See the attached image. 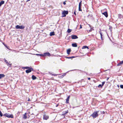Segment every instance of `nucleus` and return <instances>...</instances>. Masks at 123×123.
Segmentation results:
<instances>
[{
    "label": "nucleus",
    "mask_w": 123,
    "mask_h": 123,
    "mask_svg": "<svg viewBox=\"0 0 123 123\" xmlns=\"http://www.w3.org/2000/svg\"><path fill=\"white\" fill-rule=\"evenodd\" d=\"M99 112V111H97L94 112L93 113L92 115H91V116H92L93 118H95L97 117L98 116V113Z\"/></svg>",
    "instance_id": "f257e3e1"
},
{
    "label": "nucleus",
    "mask_w": 123,
    "mask_h": 123,
    "mask_svg": "<svg viewBox=\"0 0 123 123\" xmlns=\"http://www.w3.org/2000/svg\"><path fill=\"white\" fill-rule=\"evenodd\" d=\"M88 24V27H90V30H87L88 32H91L92 31L94 30V29L93 28V27L92 25L90 24Z\"/></svg>",
    "instance_id": "f03ea898"
},
{
    "label": "nucleus",
    "mask_w": 123,
    "mask_h": 123,
    "mask_svg": "<svg viewBox=\"0 0 123 123\" xmlns=\"http://www.w3.org/2000/svg\"><path fill=\"white\" fill-rule=\"evenodd\" d=\"M3 116L8 118H13V116L12 115H10L7 113L5 114Z\"/></svg>",
    "instance_id": "7ed1b4c3"
},
{
    "label": "nucleus",
    "mask_w": 123,
    "mask_h": 123,
    "mask_svg": "<svg viewBox=\"0 0 123 123\" xmlns=\"http://www.w3.org/2000/svg\"><path fill=\"white\" fill-rule=\"evenodd\" d=\"M25 27V26L23 25L19 26L17 25L15 26V28L17 29H23Z\"/></svg>",
    "instance_id": "20e7f679"
},
{
    "label": "nucleus",
    "mask_w": 123,
    "mask_h": 123,
    "mask_svg": "<svg viewBox=\"0 0 123 123\" xmlns=\"http://www.w3.org/2000/svg\"><path fill=\"white\" fill-rule=\"evenodd\" d=\"M33 71V69L32 68H30L26 70L25 72L27 73H28L31 72L32 71Z\"/></svg>",
    "instance_id": "39448f33"
},
{
    "label": "nucleus",
    "mask_w": 123,
    "mask_h": 123,
    "mask_svg": "<svg viewBox=\"0 0 123 123\" xmlns=\"http://www.w3.org/2000/svg\"><path fill=\"white\" fill-rule=\"evenodd\" d=\"M68 11H64L62 12V14L64 15L63 17H65L66 16V15L68 14Z\"/></svg>",
    "instance_id": "423d86ee"
},
{
    "label": "nucleus",
    "mask_w": 123,
    "mask_h": 123,
    "mask_svg": "<svg viewBox=\"0 0 123 123\" xmlns=\"http://www.w3.org/2000/svg\"><path fill=\"white\" fill-rule=\"evenodd\" d=\"M71 38L72 39H75L78 38L77 36L75 35H72L71 36Z\"/></svg>",
    "instance_id": "0eeeda50"
},
{
    "label": "nucleus",
    "mask_w": 123,
    "mask_h": 123,
    "mask_svg": "<svg viewBox=\"0 0 123 123\" xmlns=\"http://www.w3.org/2000/svg\"><path fill=\"white\" fill-rule=\"evenodd\" d=\"M49 117V116L46 115H44L43 116V119H44L47 120Z\"/></svg>",
    "instance_id": "6e6552de"
},
{
    "label": "nucleus",
    "mask_w": 123,
    "mask_h": 123,
    "mask_svg": "<svg viewBox=\"0 0 123 123\" xmlns=\"http://www.w3.org/2000/svg\"><path fill=\"white\" fill-rule=\"evenodd\" d=\"M102 14L104 15L106 17H108V14L107 12H105L102 13Z\"/></svg>",
    "instance_id": "1a4fd4ad"
},
{
    "label": "nucleus",
    "mask_w": 123,
    "mask_h": 123,
    "mask_svg": "<svg viewBox=\"0 0 123 123\" xmlns=\"http://www.w3.org/2000/svg\"><path fill=\"white\" fill-rule=\"evenodd\" d=\"M43 56H46L47 55L48 56H50V53L49 52H47L44 54Z\"/></svg>",
    "instance_id": "9d476101"
},
{
    "label": "nucleus",
    "mask_w": 123,
    "mask_h": 123,
    "mask_svg": "<svg viewBox=\"0 0 123 123\" xmlns=\"http://www.w3.org/2000/svg\"><path fill=\"white\" fill-rule=\"evenodd\" d=\"M77 43H73L72 44V46L73 47H77Z\"/></svg>",
    "instance_id": "9b49d317"
},
{
    "label": "nucleus",
    "mask_w": 123,
    "mask_h": 123,
    "mask_svg": "<svg viewBox=\"0 0 123 123\" xmlns=\"http://www.w3.org/2000/svg\"><path fill=\"white\" fill-rule=\"evenodd\" d=\"M71 50L70 49H68L67 50V53L69 55L70 54V53L71 52Z\"/></svg>",
    "instance_id": "f8f14e48"
},
{
    "label": "nucleus",
    "mask_w": 123,
    "mask_h": 123,
    "mask_svg": "<svg viewBox=\"0 0 123 123\" xmlns=\"http://www.w3.org/2000/svg\"><path fill=\"white\" fill-rule=\"evenodd\" d=\"M68 110H67L66 111H65L64 112H63V115H65L66 114L68 113Z\"/></svg>",
    "instance_id": "ddd939ff"
},
{
    "label": "nucleus",
    "mask_w": 123,
    "mask_h": 123,
    "mask_svg": "<svg viewBox=\"0 0 123 123\" xmlns=\"http://www.w3.org/2000/svg\"><path fill=\"white\" fill-rule=\"evenodd\" d=\"M55 34L54 32L53 31L52 32H51L50 33V36H54L55 35Z\"/></svg>",
    "instance_id": "4468645a"
},
{
    "label": "nucleus",
    "mask_w": 123,
    "mask_h": 123,
    "mask_svg": "<svg viewBox=\"0 0 123 123\" xmlns=\"http://www.w3.org/2000/svg\"><path fill=\"white\" fill-rule=\"evenodd\" d=\"M5 75L3 74H0V79H1L2 78L4 77Z\"/></svg>",
    "instance_id": "2eb2a0df"
},
{
    "label": "nucleus",
    "mask_w": 123,
    "mask_h": 123,
    "mask_svg": "<svg viewBox=\"0 0 123 123\" xmlns=\"http://www.w3.org/2000/svg\"><path fill=\"white\" fill-rule=\"evenodd\" d=\"M4 1H1L0 2V6H1L4 3Z\"/></svg>",
    "instance_id": "dca6fc26"
},
{
    "label": "nucleus",
    "mask_w": 123,
    "mask_h": 123,
    "mask_svg": "<svg viewBox=\"0 0 123 123\" xmlns=\"http://www.w3.org/2000/svg\"><path fill=\"white\" fill-rule=\"evenodd\" d=\"M70 98V96H68L67 98L66 99V103H68V101L69 100V99Z\"/></svg>",
    "instance_id": "f3484780"
},
{
    "label": "nucleus",
    "mask_w": 123,
    "mask_h": 123,
    "mask_svg": "<svg viewBox=\"0 0 123 123\" xmlns=\"http://www.w3.org/2000/svg\"><path fill=\"white\" fill-rule=\"evenodd\" d=\"M32 78L33 80H34L36 79L37 78L34 75H32Z\"/></svg>",
    "instance_id": "a211bd4d"
},
{
    "label": "nucleus",
    "mask_w": 123,
    "mask_h": 123,
    "mask_svg": "<svg viewBox=\"0 0 123 123\" xmlns=\"http://www.w3.org/2000/svg\"><path fill=\"white\" fill-rule=\"evenodd\" d=\"M26 113H25V114L23 115V118L24 119H26L27 118V117L26 116Z\"/></svg>",
    "instance_id": "6ab92c4d"
},
{
    "label": "nucleus",
    "mask_w": 123,
    "mask_h": 123,
    "mask_svg": "<svg viewBox=\"0 0 123 123\" xmlns=\"http://www.w3.org/2000/svg\"><path fill=\"white\" fill-rule=\"evenodd\" d=\"M66 58L68 59H71L73 58H74L75 57V56H72L71 57H66Z\"/></svg>",
    "instance_id": "aec40b11"
},
{
    "label": "nucleus",
    "mask_w": 123,
    "mask_h": 123,
    "mask_svg": "<svg viewBox=\"0 0 123 123\" xmlns=\"http://www.w3.org/2000/svg\"><path fill=\"white\" fill-rule=\"evenodd\" d=\"M86 48H87V49H89V48L88 46H83V47L82 48V49H86Z\"/></svg>",
    "instance_id": "412c9836"
},
{
    "label": "nucleus",
    "mask_w": 123,
    "mask_h": 123,
    "mask_svg": "<svg viewBox=\"0 0 123 123\" xmlns=\"http://www.w3.org/2000/svg\"><path fill=\"white\" fill-rule=\"evenodd\" d=\"M100 36H101V39L102 40H103V39L102 37V33L100 31Z\"/></svg>",
    "instance_id": "4be33fe9"
},
{
    "label": "nucleus",
    "mask_w": 123,
    "mask_h": 123,
    "mask_svg": "<svg viewBox=\"0 0 123 123\" xmlns=\"http://www.w3.org/2000/svg\"><path fill=\"white\" fill-rule=\"evenodd\" d=\"M36 55H37V56H43V55L41 54H36Z\"/></svg>",
    "instance_id": "5701e85b"
},
{
    "label": "nucleus",
    "mask_w": 123,
    "mask_h": 123,
    "mask_svg": "<svg viewBox=\"0 0 123 123\" xmlns=\"http://www.w3.org/2000/svg\"><path fill=\"white\" fill-rule=\"evenodd\" d=\"M71 31L72 30L71 29H68V30L67 32L68 33H70L71 32Z\"/></svg>",
    "instance_id": "b1692460"
},
{
    "label": "nucleus",
    "mask_w": 123,
    "mask_h": 123,
    "mask_svg": "<svg viewBox=\"0 0 123 123\" xmlns=\"http://www.w3.org/2000/svg\"><path fill=\"white\" fill-rule=\"evenodd\" d=\"M82 1H81L79 3V6H80L81 7L82 5Z\"/></svg>",
    "instance_id": "393cba45"
},
{
    "label": "nucleus",
    "mask_w": 123,
    "mask_h": 123,
    "mask_svg": "<svg viewBox=\"0 0 123 123\" xmlns=\"http://www.w3.org/2000/svg\"><path fill=\"white\" fill-rule=\"evenodd\" d=\"M110 28H109V29L110 30V31H111V32L112 31V27L111 26H109Z\"/></svg>",
    "instance_id": "a878e982"
},
{
    "label": "nucleus",
    "mask_w": 123,
    "mask_h": 123,
    "mask_svg": "<svg viewBox=\"0 0 123 123\" xmlns=\"http://www.w3.org/2000/svg\"><path fill=\"white\" fill-rule=\"evenodd\" d=\"M122 63H121V62H120V63H118L117 65V66H120L122 64Z\"/></svg>",
    "instance_id": "bb28decb"
},
{
    "label": "nucleus",
    "mask_w": 123,
    "mask_h": 123,
    "mask_svg": "<svg viewBox=\"0 0 123 123\" xmlns=\"http://www.w3.org/2000/svg\"><path fill=\"white\" fill-rule=\"evenodd\" d=\"M81 7L80 6H79V11H81L82 10L81 9Z\"/></svg>",
    "instance_id": "cd10ccee"
},
{
    "label": "nucleus",
    "mask_w": 123,
    "mask_h": 123,
    "mask_svg": "<svg viewBox=\"0 0 123 123\" xmlns=\"http://www.w3.org/2000/svg\"><path fill=\"white\" fill-rule=\"evenodd\" d=\"M7 64L10 67L11 66V64L8 63H7Z\"/></svg>",
    "instance_id": "c85d7f7f"
},
{
    "label": "nucleus",
    "mask_w": 123,
    "mask_h": 123,
    "mask_svg": "<svg viewBox=\"0 0 123 123\" xmlns=\"http://www.w3.org/2000/svg\"><path fill=\"white\" fill-rule=\"evenodd\" d=\"M24 68L26 69H28L29 68H30V67H24Z\"/></svg>",
    "instance_id": "c756f323"
},
{
    "label": "nucleus",
    "mask_w": 123,
    "mask_h": 123,
    "mask_svg": "<svg viewBox=\"0 0 123 123\" xmlns=\"http://www.w3.org/2000/svg\"><path fill=\"white\" fill-rule=\"evenodd\" d=\"M0 116L1 117H2L3 116L2 114L1 111H0Z\"/></svg>",
    "instance_id": "7c9ffc66"
},
{
    "label": "nucleus",
    "mask_w": 123,
    "mask_h": 123,
    "mask_svg": "<svg viewBox=\"0 0 123 123\" xmlns=\"http://www.w3.org/2000/svg\"><path fill=\"white\" fill-rule=\"evenodd\" d=\"M120 88L122 89L123 88V85H121L120 86Z\"/></svg>",
    "instance_id": "2f4dec72"
},
{
    "label": "nucleus",
    "mask_w": 123,
    "mask_h": 123,
    "mask_svg": "<svg viewBox=\"0 0 123 123\" xmlns=\"http://www.w3.org/2000/svg\"><path fill=\"white\" fill-rule=\"evenodd\" d=\"M5 62L6 63V64L7 63H8V62L7 61L6 59H5Z\"/></svg>",
    "instance_id": "473e14b6"
},
{
    "label": "nucleus",
    "mask_w": 123,
    "mask_h": 123,
    "mask_svg": "<svg viewBox=\"0 0 123 123\" xmlns=\"http://www.w3.org/2000/svg\"><path fill=\"white\" fill-rule=\"evenodd\" d=\"M103 86H102V85L99 84V85L98 86V87H102Z\"/></svg>",
    "instance_id": "72a5a7b5"
},
{
    "label": "nucleus",
    "mask_w": 123,
    "mask_h": 123,
    "mask_svg": "<svg viewBox=\"0 0 123 123\" xmlns=\"http://www.w3.org/2000/svg\"><path fill=\"white\" fill-rule=\"evenodd\" d=\"M105 83V81L103 82L102 83V86H103L104 85V84Z\"/></svg>",
    "instance_id": "f704fd0d"
},
{
    "label": "nucleus",
    "mask_w": 123,
    "mask_h": 123,
    "mask_svg": "<svg viewBox=\"0 0 123 123\" xmlns=\"http://www.w3.org/2000/svg\"><path fill=\"white\" fill-rule=\"evenodd\" d=\"M63 4L64 5H65L66 4V3L65 2V1H64V2L63 3Z\"/></svg>",
    "instance_id": "c9c22d12"
},
{
    "label": "nucleus",
    "mask_w": 123,
    "mask_h": 123,
    "mask_svg": "<svg viewBox=\"0 0 123 123\" xmlns=\"http://www.w3.org/2000/svg\"><path fill=\"white\" fill-rule=\"evenodd\" d=\"M121 14H119V17L121 18Z\"/></svg>",
    "instance_id": "e433bc0d"
},
{
    "label": "nucleus",
    "mask_w": 123,
    "mask_h": 123,
    "mask_svg": "<svg viewBox=\"0 0 123 123\" xmlns=\"http://www.w3.org/2000/svg\"><path fill=\"white\" fill-rule=\"evenodd\" d=\"M102 114H104L105 113V112L104 111H103L102 112Z\"/></svg>",
    "instance_id": "4c0bfd02"
},
{
    "label": "nucleus",
    "mask_w": 123,
    "mask_h": 123,
    "mask_svg": "<svg viewBox=\"0 0 123 123\" xmlns=\"http://www.w3.org/2000/svg\"><path fill=\"white\" fill-rule=\"evenodd\" d=\"M88 80H90V78L89 77V78H88Z\"/></svg>",
    "instance_id": "58836bf2"
},
{
    "label": "nucleus",
    "mask_w": 123,
    "mask_h": 123,
    "mask_svg": "<svg viewBox=\"0 0 123 123\" xmlns=\"http://www.w3.org/2000/svg\"><path fill=\"white\" fill-rule=\"evenodd\" d=\"M74 14H75V15H76V12H74Z\"/></svg>",
    "instance_id": "ea45409f"
},
{
    "label": "nucleus",
    "mask_w": 123,
    "mask_h": 123,
    "mask_svg": "<svg viewBox=\"0 0 123 123\" xmlns=\"http://www.w3.org/2000/svg\"><path fill=\"white\" fill-rule=\"evenodd\" d=\"M82 26L81 25H80V28H82Z\"/></svg>",
    "instance_id": "a19ab883"
},
{
    "label": "nucleus",
    "mask_w": 123,
    "mask_h": 123,
    "mask_svg": "<svg viewBox=\"0 0 123 123\" xmlns=\"http://www.w3.org/2000/svg\"><path fill=\"white\" fill-rule=\"evenodd\" d=\"M122 63V64L123 63V61H122L121 62Z\"/></svg>",
    "instance_id": "79ce46f5"
},
{
    "label": "nucleus",
    "mask_w": 123,
    "mask_h": 123,
    "mask_svg": "<svg viewBox=\"0 0 123 123\" xmlns=\"http://www.w3.org/2000/svg\"><path fill=\"white\" fill-rule=\"evenodd\" d=\"M109 78H107V79L106 80H107V81L109 79Z\"/></svg>",
    "instance_id": "37998d69"
},
{
    "label": "nucleus",
    "mask_w": 123,
    "mask_h": 123,
    "mask_svg": "<svg viewBox=\"0 0 123 123\" xmlns=\"http://www.w3.org/2000/svg\"><path fill=\"white\" fill-rule=\"evenodd\" d=\"M117 86L118 87H119V86L118 85H117Z\"/></svg>",
    "instance_id": "c03bdc74"
},
{
    "label": "nucleus",
    "mask_w": 123,
    "mask_h": 123,
    "mask_svg": "<svg viewBox=\"0 0 123 123\" xmlns=\"http://www.w3.org/2000/svg\"><path fill=\"white\" fill-rule=\"evenodd\" d=\"M30 0H28L27 1V2H28V1H30Z\"/></svg>",
    "instance_id": "a18cd8bd"
},
{
    "label": "nucleus",
    "mask_w": 123,
    "mask_h": 123,
    "mask_svg": "<svg viewBox=\"0 0 123 123\" xmlns=\"http://www.w3.org/2000/svg\"><path fill=\"white\" fill-rule=\"evenodd\" d=\"M65 74H64V75H65Z\"/></svg>",
    "instance_id": "49530a36"
},
{
    "label": "nucleus",
    "mask_w": 123,
    "mask_h": 123,
    "mask_svg": "<svg viewBox=\"0 0 123 123\" xmlns=\"http://www.w3.org/2000/svg\"><path fill=\"white\" fill-rule=\"evenodd\" d=\"M13 51H14V52H15L16 51L15 50H14Z\"/></svg>",
    "instance_id": "de8ad7c7"
},
{
    "label": "nucleus",
    "mask_w": 123,
    "mask_h": 123,
    "mask_svg": "<svg viewBox=\"0 0 123 123\" xmlns=\"http://www.w3.org/2000/svg\"><path fill=\"white\" fill-rule=\"evenodd\" d=\"M58 106V105H57L56 106V107H57Z\"/></svg>",
    "instance_id": "09e8293b"
},
{
    "label": "nucleus",
    "mask_w": 123,
    "mask_h": 123,
    "mask_svg": "<svg viewBox=\"0 0 123 123\" xmlns=\"http://www.w3.org/2000/svg\"><path fill=\"white\" fill-rule=\"evenodd\" d=\"M53 75H54V76H55V74H53Z\"/></svg>",
    "instance_id": "8fccbe9b"
},
{
    "label": "nucleus",
    "mask_w": 123,
    "mask_h": 123,
    "mask_svg": "<svg viewBox=\"0 0 123 123\" xmlns=\"http://www.w3.org/2000/svg\"><path fill=\"white\" fill-rule=\"evenodd\" d=\"M7 48L8 49H9L8 48V47H7Z\"/></svg>",
    "instance_id": "3c124183"
},
{
    "label": "nucleus",
    "mask_w": 123,
    "mask_h": 123,
    "mask_svg": "<svg viewBox=\"0 0 123 123\" xmlns=\"http://www.w3.org/2000/svg\"><path fill=\"white\" fill-rule=\"evenodd\" d=\"M29 100H28V101H29Z\"/></svg>",
    "instance_id": "603ef678"
}]
</instances>
